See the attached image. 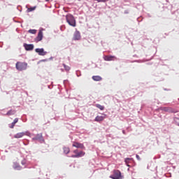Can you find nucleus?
<instances>
[{
  "mask_svg": "<svg viewBox=\"0 0 179 179\" xmlns=\"http://www.w3.org/2000/svg\"><path fill=\"white\" fill-rule=\"evenodd\" d=\"M66 20L69 26H72V27H76V20H75V17L71 14H68L66 15Z\"/></svg>",
  "mask_w": 179,
  "mask_h": 179,
  "instance_id": "f257e3e1",
  "label": "nucleus"
},
{
  "mask_svg": "<svg viewBox=\"0 0 179 179\" xmlns=\"http://www.w3.org/2000/svg\"><path fill=\"white\" fill-rule=\"evenodd\" d=\"M15 68L17 71H26V69H27V63L17 62L15 64Z\"/></svg>",
  "mask_w": 179,
  "mask_h": 179,
  "instance_id": "f03ea898",
  "label": "nucleus"
},
{
  "mask_svg": "<svg viewBox=\"0 0 179 179\" xmlns=\"http://www.w3.org/2000/svg\"><path fill=\"white\" fill-rule=\"evenodd\" d=\"M113 176H110V178L113 179H122V176H121V171L118 170L113 171Z\"/></svg>",
  "mask_w": 179,
  "mask_h": 179,
  "instance_id": "7ed1b4c3",
  "label": "nucleus"
},
{
  "mask_svg": "<svg viewBox=\"0 0 179 179\" xmlns=\"http://www.w3.org/2000/svg\"><path fill=\"white\" fill-rule=\"evenodd\" d=\"M72 146L73 148H77V149H85V145L78 142H73Z\"/></svg>",
  "mask_w": 179,
  "mask_h": 179,
  "instance_id": "20e7f679",
  "label": "nucleus"
},
{
  "mask_svg": "<svg viewBox=\"0 0 179 179\" xmlns=\"http://www.w3.org/2000/svg\"><path fill=\"white\" fill-rule=\"evenodd\" d=\"M35 51L38 54V55H41L43 57L44 55H47V52L44 51V49L43 48H36Z\"/></svg>",
  "mask_w": 179,
  "mask_h": 179,
  "instance_id": "39448f33",
  "label": "nucleus"
},
{
  "mask_svg": "<svg viewBox=\"0 0 179 179\" xmlns=\"http://www.w3.org/2000/svg\"><path fill=\"white\" fill-rule=\"evenodd\" d=\"M24 47L27 51H31L34 48V45L33 44H24Z\"/></svg>",
  "mask_w": 179,
  "mask_h": 179,
  "instance_id": "423d86ee",
  "label": "nucleus"
},
{
  "mask_svg": "<svg viewBox=\"0 0 179 179\" xmlns=\"http://www.w3.org/2000/svg\"><path fill=\"white\" fill-rule=\"evenodd\" d=\"M43 40V30H39L38 36L36 38V41H41Z\"/></svg>",
  "mask_w": 179,
  "mask_h": 179,
  "instance_id": "0eeeda50",
  "label": "nucleus"
},
{
  "mask_svg": "<svg viewBox=\"0 0 179 179\" xmlns=\"http://www.w3.org/2000/svg\"><path fill=\"white\" fill-rule=\"evenodd\" d=\"M85 152L83 151L79 152V154L71 155V157L74 159H78L79 157H83V156H85Z\"/></svg>",
  "mask_w": 179,
  "mask_h": 179,
  "instance_id": "6e6552de",
  "label": "nucleus"
},
{
  "mask_svg": "<svg viewBox=\"0 0 179 179\" xmlns=\"http://www.w3.org/2000/svg\"><path fill=\"white\" fill-rule=\"evenodd\" d=\"M114 59H117V57L115 56H105L104 57V60L105 61H114Z\"/></svg>",
  "mask_w": 179,
  "mask_h": 179,
  "instance_id": "1a4fd4ad",
  "label": "nucleus"
},
{
  "mask_svg": "<svg viewBox=\"0 0 179 179\" xmlns=\"http://www.w3.org/2000/svg\"><path fill=\"white\" fill-rule=\"evenodd\" d=\"M24 135H26V133L24 132L17 133L14 136V138L19 139L20 138H23Z\"/></svg>",
  "mask_w": 179,
  "mask_h": 179,
  "instance_id": "9d476101",
  "label": "nucleus"
},
{
  "mask_svg": "<svg viewBox=\"0 0 179 179\" xmlns=\"http://www.w3.org/2000/svg\"><path fill=\"white\" fill-rule=\"evenodd\" d=\"M162 110L166 113H174V110L171 107H164L162 108Z\"/></svg>",
  "mask_w": 179,
  "mask_h": 179,
  "instance_id": "9b49d317",
  "label": "nucleus"
},
{
  "mask_svg": "<svg viewBox=\"0 0 179 179\" xmlns=\"http://www.w3.org/2000/svg\"><path fill=\"white\" fill-rule=\"evenodd\" d=\"M80 38V32L76 31L73 35V40H79Z\"/></svg>",
  "mask_w": 179,
  "mask_h": 179,
  "instance_id": "f8f14e48",
  "label": "nucleus"
},
{
  "mask_svg": "<svg viewBox=\"0 0 179 179\" xmlns=\"http://www.w3.org/2000/svg\"><path fill=\"white\" fill-rule=\"evenodd\" d=\"M14 170H22V166L17 162H15L13 166Z\"/></svg>",
  "mask_w": 179,
  "mask_h": 179,
  "instance_id": "ddd939ff",
  "label": "nucleus"
},
{
  "mask_svg": "<svg viewBox=\"0 0 179 179\" xmlns=\"http://www.w3.org/2000/svg\"><path fill=\"white\" fill-rule=\"evenodd\" d=\"M95 121L96 122H101V121H104V117L103 116H96V117H95Z\"/></svg>",
  "mask_w": 179,
  "mask_h": 179,
  "instance_id": "4468645a",
  "label": "nucleus"
},
{
  "mask_svg": "<svg viewBox=\"0 0 179 179\" xmlns=\"http://www.w3.org/2000/svg\"><path fill=\"white\" fill-rule=\"evenodd\" d=\"M93 80H95V82H100L101 80V77L100 76H92Z\"/></svg>",
  "mask_w": 179,
  "mask_h": 179,
  "instance_id": "2eb2a0df",
  "label": "nucleus"
},
{
  "mask_svg": "<svg viewBox=\"0 0 179 179\" xmlns=\"http://www.w3.org/2000/svg\"><path fill=\"white\" fill-rule=\"evenodd\" d=\"M19 121L18 118H15L14 121L12 122L11 125L10 126V128L13 129L15 128V125L17 124V122Z\"/></svg>",
  "mask_w": 179,
  "mask_h": 179,
  "instance_id": "dca6fc26",
  "label": "nucleus"
},
{
  "mask_svg": "<svg viewBox=\"0 0 179 179\" xmlns=\"http://www.w3.org/2000/svg\"><path fill=\"white\" fill-rule=\"evenodd\" d=\"M43 138V134H37L34 139L35 141H40L41 138Z\"/></svg>",
  "mask_w": 179,
  "mask_h": 179,
  "instance_id": "f3484780",
  "label": "nucleus"
},
{
  "mask_svg": "<svg viewBox=\"0 0 179 179\" xmlns=\"http://www.w3.org/2000/svg\"><path fill=\"white\" fill-rule=\"evenodd\" d=\"M63 150H64V153H65V155H68V153H69V152H71V150L68 147H64Z\"/></svg>",
  "mask_w": 179,
  "mask_h": 179,
  "instance_id": "a211bd4d",
  "label": "nucleus"
},
{
  "mask_svg": "<svg viewBox=\"0 0 179 179\" xmlns=\"http://www.w3.org/2000/svg\"><path fill=\"white\" fill-rule=\"evenodd\" d=\"M95 107H96V108H99V110H101V111H103V110H104V106H103L99 103H96L95 105Z\"/></svg>",
  "mask_w": 179,
  "mask_h": 179,
  "instance_id": "6ab92c4d",
  "label": "nucleus"
},
{
  "mask_svg": "<svg viewBox=\"0 0 179 179\" xmlns=\"http://www.w3.org/2000/svg\"><path fill=\"white\" fill-rule=\"evenodd\" d=\"M63 66L65 71H66L67 72L71 70V67H69V66H66V64H63Z\"/></svg>",
  "mask_w": 179,
  "mask_h": 179,
  "instance_id": "aec40b11",
  "label": "nucleus"
},
{
  "mask_svg": "<svg viewBox=\"0 0 179 179\" xmlns=\"http://www.w3.org/2000/svg\"><path fill=\"white\" fill-rule=\"evenodd\" d=\"M36 6L30 7L27 9V12H33V10H36Z\"/></svg>",
  "mask_w": 179,
  "mask_h": 179,
  "instance_id": "412c9836",
  "label": "nucleus"
},
{
  "mask_svg": "<svg viewBox=\"0 0 179 179\" xmlns=\"http://www.w3.org/2000/svg\"><path fill=\"white\" fill-rule=\"evenodd\" d=\"M15 110H9V111L6 113V115H13V114H15Z\"/></svg>",
  "mask_w": 179,
  "mask_h": 179,
  "instance_id": "4be33fe9",
  "label": "nucleus"
},
{
  "mask_svg": "<svg viewBox=\"0 0 179 179\" xmlns=\"http://www.w3.org/2000/svg\"><path fill=\"white\" fill-rule=\"evenodd\" d=\"M29 33H30L31 34H36V33H37V30L36 29H29L28 31Z\"/></svg>",
  "mask_w": 179,
  "mask_h": 179,
  "instance_id": "5701e85b",
  "label": "nucleus"
},
{
  "mask_svg": "<svg viewBox=\"0 0 179 179\" xmlns=\"http://www.w3.org/2000/svg\"><path fill=\"white\" fill-rule=\"evenodd\" d=\"M174 121H175L176 124H177V125H178V127H179V118L175 117Z\"/></svg>",
  "mask_w": 179,
  "mask_h": 179,
  "instance_id": "b1692460",
  "label": "nucleus"
},
{
  "mask_svg": "<svg viewBox=\"0 0 179 179\" xmlns=\"http://www.w3.org/2000/svg\"><path fill=\"white\" fill-rule=\"evenodd\" d=\"M96 2H108V0H95Z\"/></svg>",
  "mask_w": 179,
  "mask_h": 179,
  "instance_id": "393cba45",
  "label": "nucleus"
},
{
  "mask_svg": "<svg viewBox=\"0 0 179 179\" xmlns=\"http://www.w3.org/2000/svg\"><path fill=\"white\" fill-rule=\"evenodd\" d=\"M73 153H75V155H79V152H78V150H73Z\"/></svg>",
  "mask_w": 179,
  "mask_h": 179,
  "instance_id": "a878e982",
  "label": "nucleus"
},
{
  "mask_svg": "<svg viewBox=\"0 0 179 179\" xmlns=\"http://www.w3.org/2000/svg\"><path fill=\"white\" fill-rule=\"evenodd\" d=\"M136 157L137 160H141V157H139V155H136Z\"/></svg>",
  "mask_w": 179,
  "mask_h": 179,
  "instance_id": "bb28decb",
  "label": "nucleus"
},
{
  "mask_svg": "<svg viewBox=\"0 0 179 179\" xmlns=\"http://www.w3.org/2000/svg\"><path fill=\"white\" fill-rule=\"evenodd\" d=\"M49 0H46L47 2H48Z\"/></svg>",
  "mask_w": 179,
  "mask_h": 179,
  "instance_id": "cd10ccee",
  "label": "nucleus"
}]
</instances>
